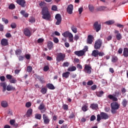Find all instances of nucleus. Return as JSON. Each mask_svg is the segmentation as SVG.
<instances>
[{
  "mask_svg": "<svg viewBox=\"0 0 128 128\" xmlns=\"http://www.w3.org/2000/svg\"><path fill=\"white\" fill-rule=\"evenodd\" d=\"M42 18L44 20H50V12H48V8L44 7L42 8Z\"/></svg>",
  "mask_w": 128,
  "mask_h": 128,
  "instance_id": "obj_1",
  "label": "nucleus"
},
{
  "mask_svg": "<svg viewBox=\"0 0 128 128\" xmlns=\"http://www.w3.org/2000/svg\"><path fill=\"white\" fill-rule=\"evenodd\" d=\"M111 106V112L113 114H116V110L120 108V104H118V102H114L110 104Z\"/></svg>",
  "mask_w": 128,
  "mask_h": 128,
  "instance_id": "obj_2",
  "label": "nucleus"
},
{
  "mask_svg": "<svg viewBox=\"0 0 128 128\" xmlns=\"http://www.w3.org/2000/svg\"><path fill=\"white\" fill-rule=\"evenodd\" d=\"M121 94L122 93H120V92L118 90H116L113 95L109 94L108 95V98H110V100H112L113 102H118V96H120Z\"/></svg>",
  "mask_w": 128,
  "mask_h": 128,
  "instance_id": "obj_3",
  "label": "nucleus"
},
{
  "mask_svg": "<svg viewBox=\"0 0 128 128\" xmlns=\"http://www.w3.org/2000/svg\"><path fill=\"white\" fill-rule=\"evenodd\" d=\"M108 114L101 112L100 114L97 115V122H100L101 120H108Z\"/></svg>",
  "mask_w": 128,
  "mask_h": 128,
  "instance_id": "obj_4",
  "label": "nucleus"
},
{
  "mask_svg": "<svg viewBox=\"0 0 128 128\" xmlns=\"http://www.w3.org/2000/svg\"><path fill=\"white\" fill-rule=\"evenodd\" d=\"M88 46H85L82 50L76 51L74 54L76 56H84V54L88 52Z\"/></svg>",
  "mask_w": 128,
  "mask_h": 128,
  "instance_id": "obj_5",
  "label": "nucleus"
},
{
  "mask_svg": "<svg viewBox=\"0 0 128 128\" xmlns=\"http://www.w3.org/2000/svg\"><path fill=\"white\" fill-rule=\"evenodd\" d=\"M102 46V39L97 40L94 44V50H100Z\"/></svg>",
  "mask_w": 128,
  "mask_h": 128,
  "instance_id": "obj_6",
  "label": "nucleus"
},
{
  "mask_svg": "<svg viewBox=\"0 0 128 128\" xmlns=\"http://www.w3.org/2000/svg\"><path fill=\"white\" fill-rule=\"evenodd\" d=\"M64 58H66V54L60 52L58 54L56 60L60 62H64Z\"/></svg>",
  "mask_w": 128,
  "mask_h": 128,
  "instance_id": "obj_7",
  "label": "nucleus"
},
{
  "mask_svg": "<svg viewBox=\"0 0 128 128\" xmlns=\"http://www.w3.org/2000/svg\"><path fill=\"white\" fill-rule=\"evenodd\" d=\"M92 66L90 64H86L84 65V72L86 74H92Z\"/></svg>",
  "mask_w": 128,
  "mask_h": 128,
  "instance_id": "obj_8",
  "label": "nucleus"
},
{
  "mask_svg": "<svg viewBox=\"0 0 128 128\" xmlns=\"http://www.w3.org/2000/svg\"><path fill=\"white\" fill-rule=\"evenodd\" d=\"M102 28V24H98V22H96L93 24V29L96 30V32H98Z\"/></svg>",
  "mask_w": 128,
  "mask_h": 128,
  "instance_id": "obj_9",
  "label": "nucleus"
},
{
  "mask_svg": "<svg viewBox=\"0 0 128 128\" xmlns=\"http://www.w3.org/2000/svg\"><path fill=\"white\" fill-rule=\"evenodd\" d=\"M33 76L36 80H38L41 84H46V80H44V77L36 74H34Z\"/></svg>",
  "mask_w": 128,
  "mask_h": 128,
  "instance_id": "obj_10",
  "label": "nucleus"
},
{
  "mask_svg": "<svg viewBox=\"0 0 128 128\" xmlns=\"http://www.w3.org/2000/svg\"><path fill=\"white\" fill-rule=\"evenodd\" d=\"M55 18L57 20V22H56V26H60L62 22V16L60 14H56L55 16Z\"/></svg>",
  "mask_w": 128,
  "mask_h": 128,
  "instance_id": "obj_11",
  "label": "nucleus"
},
{
  "mask_svg": "<svg viewBox=\"0 0 128 128\" xmlns=\"http://www.w3.org/2000/svg\"><path fill=\"white\" fill-rule=\"evenodd\" d=\"M43 120L44 124H48L50 122V117L46 115V114H43Z\"/></svg>",
  "mask_w": 128,
  "mask_h": 128,
  "instance_id": "obj_12",
  "label": "nucleus"
},
{
  "mask_svg": "<svg viewBox=\"0 0 128 128\" xmlns=\"http://www.w3.org/2000/svg\"><path fill=\"white\" fill-rule=\"evenodd\" d=\"M94 36L90 34L88 35L86 40L87 44H92V42H94Z\"/></svg>",
  "mask_w": 128,
  "mask_h": 128,
  "instance_id": "obj_13",
  "label": "nucleus"
},
{
  "mask_svg": "<svg viewBox=\"0 0 128 128\" xmlns=\"http://www.w3.org/2000/svg\"><path fill=\"white\" fill-rule=\"evenodd\" d=\"M72 10H74V5L70 4L67 7L66 12L69 14H72Z\"/></svg>",
  "mask_w": 128,
  "mask_h": 128,
  "instance_id": "obj_14",
  "label": "nucleus"
},
{
  "mask_svg": "<svg viewBox=\"0 0 128 128\" xmlns=\"http://www.w3.org/2000/svg\"><path fill=\"white\" fill-rule=\"evenodd\" d=\"M114 34H116V38L118 40H120L122 38V34L120 33V31L115 30Z\"/></svg>",
  "mask_w": 128,
  "mask_h": 128,
  "instance_id": "obj_15",
  "label": "nucleus"
},
{
  "mask_svg": "<svg viewBox=\"0 0 128 128\" xmlns=\"http://www.w3.org/2000/svg\"><path fill=\"white\" fill-rule=\"evenodd\" d=\"M24 34L26 36H28L30 38L32 36V32H30V30L29 28H25L24 30Z\"/></svg>",
  "mask_w": 128,
  "mask_h": 128,
  "instance_id": "obj_16",
  "label": "nucleus"
},
{
  "mask_svg": "<svg viewBox=\"0 0 128 128\" xmlns=\"http://www.w3.org/2000/svg\"><path fill=\"white\" fill-rule=\"evenodd\" d=\"M16 4L20 6L22 8H26V0H17Z\"/></svg>",
  "mask_w": 128,
  "mask_h": 128,
  "instance_id": "obj_17",
  "label": "nucleus"
},
{
  "mask_svg": "<svg viewBox=\"0 0 128 128\" xmlns=\"http://www.w3.org/2000/svg\"><path fill=\"white\" fill-rule=\"evenodd\" d=\"M1 44L2 46H8V40L6 38L2 39Z\"/></svg>",
  "mask_w": 128,
  "mask_h": 128,
  "instance_id": "obj_18",
  "label": "nucleus"
},
{
  "mask_svg": "<svg viewBox=\"0 0 128 128\" xmlns=\"http://www.w3.org/2000/svg\"><path fill=\"white\" fill-rule=\"evenodd\" d=\"M90 108H92V110H96L98 108V104L94 103L92 104H90Z\"/></svg>",
  "mask_w": 128,
  "mask_h": 128,
  "instance_id": "obj_19",
  "label": "nucleus"
},
{
  "mask_svg": "<svg viewBox=\"0 0 128 128\" xmlns=\"http://www.w3.org/2000/svg\"><path fill=\"white\" fill-rule=\"evenodd\" d=\"M98 50L96 49L94 50L92 52V53L91 54L92 56H94V58H98Z\"/></svg>",
  "mask_w": 128,
  "mask_h": 128,
  "instance_id": "obj_20",
  "label": "nucleus"
},
{
  "mask_svg": "<svg viewBox=\"0 0 128 128\" xmlns=\"http://www.w3.org/2000/svg\"><path fill=\"white\" fill-rule=\"evenodd\" d=\"M47 46L49 50H52V48H54V43L50 41L48 42Z\"/></svg>",
  "mask_w": 128,
  "mask_h": 128,
  "instance_id": "obj_21",
  "label": "nucleus"
},
{
  "mask_svg": "<svg viewBox=\"0 0 128 128\" xmlns=\"http://www.w3.org/2000/svg\"><path fill=\"white\" fill-rule=\"evenodd\" d=\"M70 74V72H66L62 73V78H68Z\"/></svg>",
  "mask_w": 128,
  "mask_h": 128,
  "instance_id": "obj_22",
  "label": "nucleus"
},
{
  "mask_svg": "<svg viewBox=\"0 0 128 128\" xmlns=\"http://www.w3.org/2000/svg\"><path fill=\"white\" fill-rule=\"evenodd\" d=\"M123 56L124 58H128V48H124Z\"/></svg>",
  "mask_w": 128,
  "mask_h": 128,
  "instance_id": "obj_23",
  "label": "nucleus"
},
{
  "mask_svg": "<svg viewBox=\"0 0 128 128\" xmlns=\"http://www.w3.org/2000/svg\"><path fill=\"white\" fill-rule=\"evenodd\" d=\"M128 102L126 99L124 98L122 100V104L124 108H126L128 106Z\"/></svg>",
  "mask_w": 128,
  "mask_h": 128,
  "instance_id": "obj_24",
  "label": "nucleus"
},
{
  "mask_svg": "<svg viewBox=\"0 0 128 128\" xmlns=\"http://www.w3.org/2000/svg\"><path fill=\"white\" fill-rule=\"evenodd\" d=\"M46 86L48 88L49 90H54L56 88L54 84L50 83L46 84Z\"/></svg>",
  "mask_w": 128,
  "mask_h": 128,
  "instance_id": "obj_25",
  "label": "nucleus"
},
{
  "mask_svg": "<svg viewBox=\"0 0 128 128\" xmlns=\"http://www.w3.org/2000/svg\"><path fill=\"white\" fill-rule=\"evenodd\" d=\"M111 60H112V62H114V64L116 62H118V56H112Z\"/></svg>",
  "mask_w": 128,
  "mask_h": 128,
  "instance_id": "obj_26",
  "label": "nucleus"
},
{
  "mask_svg": "<svg viewBox=\"0 0 128 128\" xmlns=\"http://www.w3.org/2000/svg\"><path fill=\"white\" fill-rule=\"evenodd\" d=\"M6 90L8 92H10V90H16V88H14L10 85H8L6 86Z\"/></svg>",
  "mask_w": 128,
  "mask_h": 128,
  "instance_id": "obj_27",
  "label": "nucleus"
},
{
  "mask_svg": "<svg viewBox=\"0 0 128 128\" xmlns=\"http://www.w3.org/2000/svg\"><path fill=\"white\" fill-rule=\"evenodd\" d=\"M32 114V109L30 108L26 112V116L27 118H30Z\"/></svg>",
  "mask_w": 128,
  "mask_h": 128,
  "instance_id": "obj_28",
  "label": "nucleus"
},
{
  "mask_svg": "<svg viewBox=\"0 0 128 128\" xmlns=\"http://www.w3.org/2000/svg\"><path fill=\"white\" fill-rule=\"evenodd\" d=\"M105 24H107L108 26H110L111 24H114V20H109L104 22Z\"/></svg>",
  "mask_w": 128,
  "mask_h": 128,
  "instance_id": "obj_29",
  "label": "nucleus"
},
{
  "mask_svg": "<svg viewBox=\"0 0 128 128\" xmlns=\"http://www.w3.org/2000/svg\"><path fill=\"white\" fill-rule=\"evenodd\" d=\"M1 106L2 108H8V102L6 101H2L1 102Z\"/></svg>",
  "mask_w": 128,
  "mask_h": 128,
  "instance_id": "obj_30",
  "label": "nucleus"
},
{
  "mask_svg": "<svg viewBox=\"0 0 128 128\" xmlns=\"http://www.w3.org/2000/svg\"><path fill=\"white\" fill-rule=\"evenodd\" d=\"M74 70H76V67L75 66H72V67H69L68 68V72H74Z\"/></svg>",
  "mask_w": 128,
  "mask_h": 128,
  "instance_id": "obj_31",
  "label": "nucleus"
},
{
  "mask_svg": "<svg viewBox=\"0 0 128 128\" xmlns=\"http://www.w3.org/2000/svg\"><path fill=\"white\" fill-rule=\"evenodd\" d=\"M0 86L3 88V92H6V82H2L0 84Z\"/></svg>",
  "mask_w": 128,
  "mask_h": 128,
  "instance_id": "obj_32",
  "label": "nucleus"
},
{
  "mask_svg": "<svg viewBox=\"0 0 128 128\" xmlns=\"http://www.w3.org/2000/svg\"><path fill=\"white\" fill-rule=\"evenodd\" d=\"M106 8V6H100L97 8V12H102V10H104Z\"/></svg>",
  "mask_w": 128,
  "mask_h": 128,
  "instance_id": "obj_33",
  "label": "nucleus"
},
{
  "mask_svg": "<svg viewBox=\"0 0 128 128\" xmlns=\"http://www.w3.org/2000/svg\"><path fill=\"white\" fill-rule=\"evenodd\" d=\"M45 108L44 104V103H42L38 106V110H42L44 108V112H46V108Z\"/></svg>",
  "mask_w": 128,
  "mask_h": 128,
  "instance_id": "obj_34",
  "label": "nucleus"
},
{
  "mask_svg": "<svg viewBox=\"0 0 128 128\" xmlns=\"http://www.w3.org/2000/svg\"><path fill=\"white\" fill-rule=\"evenodd\" d=\"M104 94V92H103V91H100L98 92H96V95L97 96H98L99 98L102 96Z\"/></svg>",
  "mask_w": 128,
  "mask_h": 128,
  "instance_id": "obj_35",
  "label": "nucleus"
},
{
  "mask_svg": "<svg viewBox=\"0 0 128 128\" xmlns=\"http://www.w3.org/2000/svg\"><path fill=\"white\" fill-rule=\"evenodd\" d=\"M72 34L68 32H66L64 33H62V36H64V38H68V36H70V34Z\"/></svg>",
  "mask_w": 128,
  "mask_h": 128,
  "instance_id": "obj_36",
  "label": "nucleus"
},
{
  "mask_svg": "<svg viewBox=\"0 0 128 128\" xmlns=\"http://www.w3.org/2000/svg\"><path fill=\"white\" fill-rule=\"evenodd\" d=\"M40 92L42 94H46V92H48V90L46 88H42Z\"/></svg>",
  "mask_w": 128,
  "mask_h": 128,
  "instance_id": "obj_37",
  "label": "nucleus"
},
{
  "mask_svg": "<svg viewBox=\"0 0 128 128\" xmlns=\"http://www.w3.org/2000/svg\"><path fill=\"white\" fill-rule=\"evenodd\" d=\"M71 30H72V32H74V34H76V32H78V28L75 26H72L71 27Z\"/></svg>",
  "mask_w": 128,
  "mask_h": 128,
  "instance_id": "obj_38",
  "label": "nucleus"
},
{
  "mask_svg": "<svg viewBox=\"0 0 128 128\" xmlns=\"http://www.w3.org/2000/svg\"><path fill=\"white\" fill-rule=\"evenodd\" d=\"M9 82H10V84H16L18 80H16V78L13 77L9 80Z\"/></svg>",
  "mask_w": 128,
  "mask_h": 128,
  "instance_id": "obj_39",
  "label": "nucleus"
},
{
  "mask_svg": "<svg viewBox=\"0 0 128 128\" xmlns=\"http://www.w3.org/2000/svg\"><path fill=\"white\" fill-rule=\"evenodd\" d=\"M34 117L36 120H42V114H35Z\"/></svg>",
  "mask_w": 128,
  "mask_h": 128,
  "instance_id": "obj_40",
  "label": "nucleus"
},
{
  "mask_svg": "<svg viewBox=\"0 0 128 128\" xmlns=\"http://www.w3.org/2000/svg\"><path fill=\"white\" fill-rule=\"evenodd\" d=\"M68 40L70 42H74V35L72 34H70L68 37Z\"/></svg>",
  "mask_w": 128,
  "mask_h": 128,
  "instance_id": "obj_41",
  "label": "nucleus"
},
{
  "mask_svg": "<svg viewBox=\"0 0 128 128\" xmlns=\"http://www.w3.org/2000/svg\"><path fill=\"white\" fill-rule=\"evenodd\" d=\"M82 110L83 112H86V111L88 110V106H86V105H84V106H82Z\"/></svg>",
  "mask_w": 128,
  "mask_h": 128,
  "instance_id": "obj_42",
  "label": "nucleus"
},
{
  "mask_svg": "<svg viewBox=\"0 0 128 128\" xmlns=\"http://www.w3.org/2000/svg\"><path fill=\"white\" fill-rule=\"evenodd\" d=\"M26 70L28 72H32V66H28Z\"/></svg>",
  "mask_w": 128,
  "mask_h": 128,
  "instance_id": "obj_43",
  "label": "nucleus"
},
{
  "mask_svg": "<svg viewBox=\"0 0 128 128\" xmlns=\"http://www.w3.org/2000/svg\"><path fill=\"white\" fill-rule=\"evenodd\" d=\"M9 10H14L16 8V6L14 4H10L8 6Z\"/></svg>",
  "mask_w": 128,
  "mask_h": 128,
  "instance_id": "obj_44",
  "label": "nucleus"
},
{
  "mask_svg": "<svg viewBox=\"0 0 128 128\" xmlns=\"http://www.w3.org/2000/svg\"><path fill=\"white\" fill-rule=\"evenodd\" d=\"M29 22H30L33 24V22H36V19H34V17H30L29 18Z\"/></svg>",
  "mask_w": 128,
  "mask_h": 128,
  "instance_id": "obj_45",
  "label": "nucleus"
},
{
  "mask_svg": "<svg viewBox=\"0 0 128 128\" xmlns=\"http://www.w3.org/2000/svg\"><path fill=\"white\" fill-rule=\"evenodd\" d=\"M88 8L90 10V12H94V6L92 5H89L88 6Z\"/></svg>",
  "mask_w": 128,
  "mask_h": 128,
  "instance_id": "obj_46",
  "label": "nucleus"
},
{
  "mask_svg": "<svg viewBox=\"0 0 128 128\" xmlns=\"http://www.w3.org/2000/svg\"><path fill=\"white\" fill-rule=\"evenodd\" d=\"M76 115H74V112H72L71 114L68 116L69 118H74Z\"/></svg>",
  "mask_w": 128,
  "mask_h": 128,
  "instance_id": "obj_47",
  "label": "nucleus"
},
{
  "mask_svg": "<svg viewBox=\"0 0 128 128\" xmlns=\"http://www.w3.org/2000/svg\"><path fill=\"white\" fill-rule=\"evenodd\" d=\"M104 54H105L104 52L98 50V56H104Z\"/></svg>",
  "mask_w": 128,
  "mask_h": 128,
  "instance_id": "obj_48",
  "label": "nucleus"
},
{
  "mask_svg": "<svg viewBox=\"0 0 128 128\" xmlns=\"http://www.w3.org/2000/svg\"><path fill=\"white\" fill-rule=\"evenodd\" d=\"M20 54H22V50H17L16 51V56H20Z\"/></svg>",
  "mask_w": 128,
  "mask_h": 128,
  "instance_id": "obj_49",
  "label": "nucleus"
},
{
  "mask_svg": "<svg viewBox=\"0 0 128 128\" xmlns=\"http://www.w3.org/2000/svg\"><path fill=\"white\" fill-rule=\"evenodd\" d=\"M69 66H70V62H64L62 64V66H64V68L68 67Z\"/></svg>",
  "mask_w": 128,
  "mask_h": 128,
  "instance_id": "obj_50",
  "label": "nucleus"
},
{
  "mask_svg": "<svg viewBox=\"0 0 128 128\" xmlns=\"http://www.w3.org/2000/svg\"><path fill=\"white\" fill-rule=\"evenodd\" d=\"M2 22H4L6 24H8V19H6L4 18H2Z\"/></svg>",
  "mask_w": 128,
  "mask_h": 128,
  "instance_id": "obj_51",
  "label": "nucleus"
},
{
  "mask_svg": "<svg viewBox=\"0 0 128 128\" xmlns=\"http://www.w3.org/2000/svg\"><path fill=\"white\" fill-rule=\"evenodd\" d=\"M63 108L64 110H68V104H64L63 105Z\"/></svg>",
  "mask_w": 128,
  "mask_h": 128,
  "instance_id": "obj_52",
  "label": "nucleus"
},
{
  "mask_svg": "<svg viewBox=\"0 0 128 128\" xmlns=\"http://www.w3.org/2000/svg\"><path fill=\"white\" fill-rule=\"evenodd\" d=\"M52 10L56 11L58 10V7L56 5H54L52 7Z\"/></svg>",
  "mask_w": 128,
  "mask_h": 128,
  "instance_id": "obj_53",
  "label": "nucleus"
},
{
  "mask_svg": "<svg viewBox=\"0 0 128 128\" xmlns=\"http://www.w3.org/2000/svg\"><path fill=\"white\" fill-rule=\"evenodd\" d=\"M50 70V67L48 66H45L44 67V72H48Z\"/></svg>",
  "mask_w": 128,
  "mask_h": 128,
  "instance_id": "obj_54",
  "label": "nucleus"
},
{
  "mask_svg": "<svg viewBox=\"0 0 128 128\" xmlns=\"http://www.w3.org/2000/svg\"><path fill=\"white\" fill-rule=\"evenodd\" d=\"M6 78L7 80H10V79L12 78H13L12 76L10 75V74H7L6 76Z\"/></svg>",
  "mask_w": 128,
  "mask_h": 128,
  "instance_id": "obj_55",
  "label": "nucleus"
},
{
  "mask_svg": "<svg viewBox=\"0 0 128 128\" xmlns=\"http://www.w3.org/2000/svg\"><path fill=\"white\" fill-rule=\"evenodd\" d=\"M30 106H32V103L30 102H28L26 104V108H30Z\"/></svg>",
  "mask_w": 128,
  "mask_h": 128,
  "instance_id": "obj_56",
  "label": "nucleus"
},
{
  "mask_svg": "<svg viewBox=\"0 0 128 128\" xmlns=\"http://www.w3.org/2000/svg\"><path fill=\"white\" fill-rule=\"evenodd\" d=\"M92 84H94V82H92V80H90L87 82L88 86H92Z\"/></svg>",
  "mask_w": 128,
  "mask_h": 128,
  "instance_id": "obj_57",
  "label": "nucleus"
},
{
  "mask_svg": "<svg viewBox=\"0 0 128 128\" xmlns=\"http://www.w3.org/2000/svg\"><path fill=\"white\" fill-rule=\"evenodd\" d=\"M44 38H40L38 40V44H42V42H44Z\"/></svg>",
  "mask_w": 128,
  "mask_h": 128,
  "instance_id": "obj_58",
  "label": "nucleus"
},
{
  "mask_svg": "<svg viewBox=\"0 0 128 128\" xmlns=\"http://www.w3.org/2000/svg\"><path fill=\"white\" fill-rule=\"evenodd\" d=\"M10 26L12 28H16V23H12L10 24Z\"/></svg>",
  "mask_w": 128,
  "mask_h": 128,
  "instance_id": "obj_59",
  "label": "nucleus"
},
{
  "mask_svg": "<svg viewBox=\"0 0 128 128\" xmlns=\"http://www.w3.org/2000/svg\"><path fill=\"white\" fill-rule=\"evenodd\" d=\"M25 58L26 60H30V54H25Z\"/></svg>",
  "mask_w": 128,
  "mask_h": 128,
  "instance_id": "obj_60",
  "label": "nucleus"
},
{
  "mask_svg": "<svg viewBox=\"0 0 128 128\" xmlns=\"http://www.w3.org/2000/svg\"><path fill=\"white\" fill-rule=\"evenodd\" d=\"M94 120H96V116L94 115L92 116L90 119V122H92Z\"/></svg>",
  "mask_w": 128,
  "mask_h": 128,
  "instance_id": "obj_61",
  "label": "nucleus"
},
{
  "mask_svg": "<svg viewBox=\"0 0 128 128\" xmlns=\"http://www.w3.org/2000/svg\"><path fill=\"white\" fill-rule=\"evenodd\" d=\"M91 90H96V85L94 84L92 86Z\"/></svg>",
  "mask_w": 128,
  "mask_h": 128,
  "instance_id": "obj_62",
  "label": "nucleus"
},
{
  "mask_svg": "<svg viewBox=\"0 0 128 128\" xmlns=\"http://www.w3.org/2000/svg\"><path fill=\"white\" fill-rule=\"evenodd\" d=\"M80 38V36L78 35H75L74 36V40L78 42V40Z\"/></svg>",
  "mask_w": 128,
  "mask_h": 128,
  "instance_id": "obj_63",
  "label": "nucleus"
},
{
  "mask_svg": "<svg viewBox=\"0 0 128 128\" xmlns=\"http://www.w3.org/2000/svg\"><path fill=\"white\" fill-rule=\"evenodd\" d=\"M0 32H4V26L0 24Z\"/></svg>",
  "mask_w": 128,
  "mask_h": 128,
  "instance_id": "obj_64",
  "label": "nucleus"
}]
</instances>
